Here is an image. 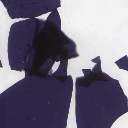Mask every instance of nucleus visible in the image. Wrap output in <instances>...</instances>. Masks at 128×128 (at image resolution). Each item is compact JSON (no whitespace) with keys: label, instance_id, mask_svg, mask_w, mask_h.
<instances>
[{"label":"nucleus","instance_id":"obj_20","mask_svg":"<svg viewBox=\"0 0 128 128\" xmlns=\"http://www.w3.org/2000/svg\"><path fill=\"white\" fill-rule=\"evenodd\" d=\"M114 96H116L117 97H119V96H120V94H118V95L114 94Z\"/></svg>","mask_w":128,"mask_h":128},{"label":"nucleus","instance_id":"obj_3","mask_svg":"<svg viewBox=\"0 0 128 128\" xmlns=\"http://www.w3.org/2000/svg\"><path fill=\"white\" fill-rule=\"evenodd\" d=\"M50 14L49 18L53 20L54 27L57 29L58 31L60 32V34L63 37H66L62 32L60 31L61 22L60 18L58 11L56 9H54Z\"/></svg>","mask_w":128,"mask_h":128},{"label":"nucleus","instance_id":"obj_27","mask_svg":"<svg viewBox=\"0 0 128 128\" xmlns=\"http://www.w3.org/2000/svg\"><path fill=\"white\" fill-rule=\"evenodd\" d=\"M63 63H64V62H62V64H63Z\"/></svg>","mask_w":128,"mask_h":128},{"label":"nucleus","instance_id":"obj_22","mask_svg":"<svg viewBox=\"0 0 128 128\" xmlns=\"http://www.w3.org/2000/svg\"><path fill=\"white\" fill-rule=\"evenodd\" d=\"M90 98H88V99H87V100L88 101V102H90Z\"/></svg>","mask_w":128,"mask_h":128},{"label":"nucleus","instance_id":"obj_29","mask_svg":"<svg viewBox=\"0 0 128 128\" xmlns=\"http://www.w3.org/2000/svg\"><path fill=\"white\" fill-rule=\"evenodd\" d=\"M18 49H19V47H18Z\"/></svg>","mask_w":128,"mask_h":128},{"label":"nucleus","instance_id":"obj_23","mask_svg":"<svg viewBox=\"0 0 128 128\" xmlns=\"http://www.w3.org/2000/svg\"><path fill=\"white\" fill-rule=\"evenodd\" d=\"M22 82V81H21V80L19 82Z\"/></svg>","mask_w":128,"mask_h":128},{"label":"nucleus","instance_id":"obj_18","mask_svg":"<svg viewBox=\"0 0 128 128\" xmlns=\"http://www.w3.org/2000/svg\"><path fill=\"white\" fill-rule=\"evenodd\" d=\"M10 16L11 18L12 19H14L15 18L14 16H12L13 15L12 14H10Z\"/></svg>","mask_w":128,"mask_h":128},{"label":"nucleus","instance_id":"obj_25","mask_svg":"<svg viewBox=\"0 0 128 128\" xmlns=\"http://www.w3.org/2000/svg\"><path fill=\"white\" fill-rule=\"evenodd\" d=\"M113 87L114 88H115V87L114 86H113Z\"/></svg>","mask_w":128,"mask_h":128},{"label":"nucleus","instance_id":"obj_13","mask_svg":"<svg viewBox=\"0 0 128 128\" xmlns=\"http://www.w3.org/2000/svg\"><path fill=\"white\" fill-rule=\"evenodd\" d=\"M22 34L18 33V44H20V42H19L22 40Z\"/></svg>","mask_w":128,"mask_h":128},{"label":"nucleus","instance_id":"obj_15","mask_svg":"<svg viewBox=\"0 0 128 128\" xmlns=\"http://www.w3.org/2000/svg\"><path fill=\"white\" fill-rule=\"evenodd\" d=\"M64 72L63 73V74L65 76H66L67 75V66H66L64 68Z\"/></svg>","mask_w":128,"mask_h":128},{"label":"nucleus","instance_id":"obj_28","mask_svg":"<svg viewBox=\"0 0 128 128\" xmlns=\"http://www.w3.org/2000/svg\"><path fill=\"white\" fill-rule=\"evenodd\" d=\"M15 34H17V33H15Z\"/></svg>","mask_w":128,"mask_h":128},{"label":"nucleus","instance_id":"obj_6","mask_svg":"<svg viewBox=\"0 0 128 128\" xmlns=\"http://www.w3.org/2000/svg\"><path fill=\"white\" fill-rule=\"evenodd\" d=\"M120 69L128 71V58L127 55L115 62Z\"/></svg>","mask_w":128,"mask_h":128},{"label":"nucleus","instance_id":"obj_17","mask_svg":"<svg viewBox=\"0 0 128 128\" xmlns=\"http://www.w3.org/2000/svg\"><path fill=\"white\" fill-rule=\"evenodd\" d=\"M101 120H98V121H97L96 122V124L97 125H99L100 123V122H101Z\"/></svg>","mask_w":128,"mask_h":128},{"label":"nucleus","instance_id":"obj_16","mask_svg":"<svg viewBox=\"0 0 128 128\" xmlns=\"http://www.w3.org/2000/svg\"><path fill=\"white\" fill-rule=\"evenodd\" d=\"M88 84L89 85V86H88V87H89V88L87 89H86L87 91L88 92L90 90V89L92 88V83L91 82H88Z\"/></svg>","mask_w":128,"mask_h":128},{"label":"nucleus","instance_id":"obj_9","mask_svg":"<svg viewBox=\"0 0 128 128\" xmlns=\"http://www.w3.org/2000/svg\"><path fill=\"white\" fill-rule=\"evenodd\" d=\"M66 82L65 84V86H66L68 84V82H69L70 84L72 86V88H70L68 90V94L71 97L72 96V86H73V82L72 78L71 76H67V77L66 78Z\"/></svg>","mask_w":128,"mask_h":128},{"label":"nucleus","instance_id":"obj_11","mask_svg":"<svg viewBox=\"0 0 128 128\" xmlns=\"http://www.w3.org/2000/svg\"><path fill=\"white\" fill-rule=\"evenodd\" d=\"M91 61L94 63H97L96 64H100V57L99 56L92 60Z\"/></svg>","mask_w":128,"mask_h":128},{"label":"nucleus","instance_id":"obj_10","mask_svg":"<svg viewBox=\"0 0 128 128\" xmlns=\"http://www.w3.org/2000/svg\"><path fill=\"white\" fill-rule=\"evenodd\" d=\"M82 71L86 80L88 81H91V78L89 77L92 73L90 69H82Z\"/></svg>","mask_w":128,"mask_h":128},{"label":"nucleus","instance_id":"obj_1","mask_svg":"<svg viewBox=\"0 0 128 128\" xmlns=\"http://www.w3.org/2000/svg\"><path fill=\"white\" fill-rule=\"evenodd\" d=\"M68 46H64L65 49L67 50L65 55L63 56L62 54H58L57 55L54 56V58L50 57L48 59L47 62L48 63L54 62V60L56 62H58L61 60L62 58L66 59V62H67L68 59H70L72 58H75L78 56L76 50V45L72 41L68 42Z\"/></svg>","mask_w":128,"mask_h":128},{"label":"nucleus","instance_id":"obj_7","mask_svg":"<svg viewBox=\"0 0 128 128\" xmlns=\"http://www.w3.org/2000/svg\"><path fill=\"white\" fill-rule=\"evenodd\" d=\"M32 52L34 54L30 56L28 58V61L24 65V67L25 68L30 69L33 66L34 60L35 59L34 55L36 53L35 51H32Z\"/></svg>","mask_w":128,"mask_h":128},{"label":"nucleus","instance_id":"obj_21","mask_svg":"<svg viewBox=\"0 0 128 128\" xmlns=\"http://www.w3.org/2000/svg\"><path fill=\"white\" fill-rule=\"evenodd\" d=\"M116 91L115 90H112V94H114V92H115Z\"/></svg>","mask_w":128,"mask_h":128},{"label":"nucleus","instance_id":"obj_4","mask_svg":"<svg viewBox=\"0 0 128 128\" xmlns=\"http://www.w3.org/2000/svg\"><path fill=\"white\" fill-rule=\"evenodd\" d=\"M92 72L96 74H101L103 77L106 78L107 79H108L109 78L111 80L110 81L112 83L116 84V85L118 84V86H119L121 90V94H122L124 96H125L118 80L112 78L108 75L105 73H103L102 74L100 64H96L92 70Z\"/></svg>","mask_w":128,"mask_h":128},{"label":"nucleus","instance_id":"obj_14","mask_svg":"<svg viewBox=\"0 0 128 128\" xmlns=\"http://www.w3.org/2000/svg\"><path fill=\"white\" fill-rule=\"evenodd\" d=\"M49 70H47L46 69L44 71H43V73L47 75L48 76V78L50 77H51V76L49 75H48V73Z\"/></svg>","mask_w":128,"mask_h":128},{"label":"nucleus","instance_id":"obj_12","mask_svg":"<svg viewBox=\"0 0 128 128\" xmlns=\"http://www.w3.org/2000/svg\"><path fill=\"white\" fill-rule=\"evenodd\" d=\"M36 19L37 20L36 22L38 24L40 25H44L45 24V22H44L42 20H40L36 18Z\"/></svg>","mask_w":128,"mask_h":128},{"label":"nucleus","instance_id":"obj_26","mask_svg":"<svg viewBox=\"0 0 128 128\" xmlns=\"http://www.w3.org/2000/svg\"><path fill=\"white\" fill-rule=\"evenodd\" d=\"M20 32L21 33H22V32H21H21Z\"/></svg>","mask_w":128,"mask_h":128},{"label":"nucleus","instance_id":"obj_2","mask_svg":"<svg viewBox=\"0 0 128 128\" xmlns=\"http://www.w3.org/2000/svg\"><path fill=\"white\" fill-rule=\"evenodd\" d=\"M122 102H119L118 107L116 109L115 112L108 118L110 122L106 123V126L105 128H110L113 123L119 117L128 112V100L125 95L124 96Z\"/></svg>","mask_w":128,"mask_h":128},{"label":"nucleus","instance_id":"obj_19","mask_svg":"<svg viewBox=\"0 0 128 128\" xmlns=\"http://www.w3.org/2000/svg\"><path fill=\"white\" fill-rule=\"evenodd\" d=\"M62 94H63V95H64L63 96V97H64L65 96V95H66V94H65V92H63L62 93Z\"/></svg>","mask_w":128,"mask_h":128},{"label":"nucleus","instance_id":"obj_5","mask_svg":"<svg viewBox=\"0 0 128 128\" xmlns=\"http://www.w3.org/2000/svg\"><path fill=\"white\" fill-rule=\"evenodd\" d=\"M65 98H62L61 100L60 101L58 104V108L61 109L60 112L58 113V121H56V123L58 122V128H64L63 124V116L64 113L65 108ZM59 108L58 109V110Z\"/></svg>","mask_w":128,"mask_h":128},{"label":"nucleus","instance_id":"obj_30","mask_svg":"<svg viewBox=\"0 0 128 128\" xmlns=\"http://www.w3.org/2000/svg\"><path fill=\"white\" fill-rule=\"evenodd\" d=\"M64 92H65V91H64Z\"/></svg>","mask_w":128,"mask_h":128},{"label":"nucleus","instance_id":"obj_24","mask_svg":"<svg viewBox=\"0 0 128 128\" xmlns=\"http://www.w3.org/2000/svg\"><path fill=\"white\" fill-rule=\"evenodd\" d=\"M89 108V107H88H88H87L86 108V109H88V108Z\"/></svg>","mask_w":128,"mask_h":128},{"label":"nucleus","instance_id":"obj_8","mask_svg":"<svg viewBox=\"0 0 128 128\" xmlns=\"http://www.w3.org/2000/svg\"><path fill=\"white\" fill-rule=\"evenodd\" d=\"M18 60H16V58H14V62L15 64L16 63L18 64V66L17 68L16 69L14 66H11V68L12 70H17L20 71H22L23 64L21 56H18Z\"/></svg>","mask_w":128,"mask_h":128}]
</instances>
